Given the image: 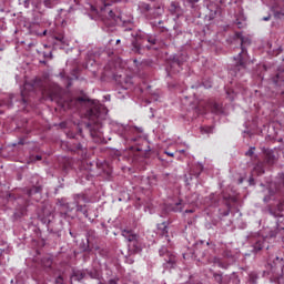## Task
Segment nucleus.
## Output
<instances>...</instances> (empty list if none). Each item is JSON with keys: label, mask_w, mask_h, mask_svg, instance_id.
Segmentation results:
<instances>
[{"label": "nucleus", "mask_w": 284, "mask_h": 284, "mask_svg": "<svg viewBox=\"0 0 284 284\" xmlns=\"http://www.w3.org/2000/svg\"><path fill=\"white\" fill-rule=\"evenodd\" d=\"M122 236L128 241V247L130 254H141L143 252V241L141 237L130 230H123Z\"/></svg>", "instance_id": "1"}, {"label": "nucleus", "mask_w": 284, "mask_h": 284, "mask_svg": "<svg viewBox=\"0 0 284 284\" xmlns=\"http://www.w3.org/2000/svg\"><path fill=\"white\" fill-rule=\"evenodd\" d=\"M89 123L85 124L87 130L91 132V136L97 134V130L101 128V106H92L88 111Z\"/></svg>", "instance_id": "2"}, {"label": "nucleus", "mask_w": 284, "mask_h": 284, "mask_svg": "<svg viewBox=\"0 0 284 284\" xmlns=\"http://www.w3.org/2000/svg\"><path fill=\"white\" fill-rule=\"evenodd\" d=\"M18 103L20 110H26L28 105V100H26V94L23 92L20 95L9 94L0 99V108H6L7 110L12 109L13 103Z\"/></svg>", "instance_id": "3"}, {"label": "nucleus", "mask_w": 284, "mask_h": 284, "mask_svg": "<svg viewBox=\"0 0 284 284\" xmlns=\"http://www.w3.org/2000/svg\"><path fill=\"white\" fill-rule=\"evenodd\" d=\"M235 61V70H245L247 68V63H250V54L247 53V49L245 47L241 48V52L237 54V57H234Z\"/></svg>", "instance_id": "4"}, {"label": "nucleus", "mask_w": 284, "mask_h": 284, "mask_svg": "<svg viewBox=\"0 0 284 284\" xmlns=\"http://www.w3.org/2000/svg\"><path fill=\"white\" fill-rule=\"evenodd\" d=\"M160 256L164 257V267H174L176 265V256L172 252L168 251V247L162 246L159 250Z\"/></svg>", "instance_id": "5"}, {"label": "nucleus", "mask_w": 284, "mask_h": 284, "mask_svg": "<svg viewBox=\"0 0 284 284\" xmlns=\"http://www.w3.org/2000/svg\"><path fill=\"white\" fill-rule=\"evenodd\" d=\"M55 205L60 207V216L62 219H65L70 212H74V207L70 205V202H68L67 197L58 199Z\"/></svg>", "instance_id": "6"}, {"label": "nucleus", "mask_w": 284, "mask_h": 284, "mask_svg": "<svg viewBox=\"0 0 284 284\" xmlns=\"http://www.w3.org/2000/svg\"><path fill=\"white\" fill-rule=\"evenodd\" d=\"M102 22L105 28H114L121 23V17L114 14V11H109L108 17L102 19Z\"/></svg>", "instance_id": "7"}, {"label": "nucleus", "mask_w": 284, "mask_h": 284, "mask_svg": "<svg viewBox=\"0 0 284 284\" xmlns=\"http://www.w3.org/2000/svg\"><path fill=\"white\" fill-rule=\"evenodd\" d=\"M270 280L273 283H276V281H281V277L283 276V266H270V272H267Z\"/></svg>", "instance_id": "8"}, {"label": "nucleus", "mask_w": 284, "mask_h": 284, "mask_svg": "<svg viewBox=\"0 0 284 284\" xmlns=\"http://www.w3.org/2000/svg\"><path fill=\"white\" fill-rule=\"evenodd\" d=\"M85 103H90V98H88V95H82V97L72 99L69 103V108L79 110V108H81V105H85Z\"/></svg>", "instance_id": "9"}, {"label": "nucleus", "mask_w": 284, "mask_h": 284, "mask_svg": "<svg viewBox=\"0 0 284 284\" xmlns=\"http://www.w3.org/2000/svg\"><path fill=\"white\" fill-rule=\"evenodd\" d=\"M138 10L146 19H152V17L150 16V14H152V6L150 3L140 1L138 3Z\"/></svg>", "instance_id": "10"}, {"label": "nucleus", "mask_w": 284, "mask_h": 284, "mask_svg": "<svg viewBox=\"0 0 284 284\" xmlns=\"http://www.w3.org/2000/svg\"><path fill=\"white\" fill-rule=\"evenodd\" d=\"M185 59H183V55H175L170 64L172 72H181V67Z\"/></svg>", "instance_id": "11"}, {"label": "nucleus", "mask_w": 284, "mask_h": 284, "mask_svg": "<svg viewBox=\"0 0 284 284\" xmlns=\"http://www.w3.org/2000/svg\"><path fill=\"white\" fill-rule=\"evenodd\" d=\"M207 10L209 13L206 14V19H209V21H214V19H216V14L221 12V8L216 4H209Z\"/></svg>", "instance_id": "12"}, {"label": "nucleus", "mask_w": 284, "mask_h": 284, "mask_svg": "<svg viewBox=\"0 0 284 284\" xmlns=\"http://www.w3.org/2000/svg\"><path fill=\"white\" fill-rule=\"evenodd\" d=\"M264 155H265V163H267V165H274V163H276V155H274V150L272 149L264 150Z\"/></svg>", "instance_id": "13"}, {"label": "nucleus", "mask_w": 284, "mask_h": 284, "mask_svg": "<svg viewBox=\"0 0 284 284\" xmlns=\"http://www.w3.org/2000/svg\"><path fill=\"white\" fill-rule=\"evenodd\" d=\"M74 205H81V203H88V196L84 193H77L72 195Z\"/></svg>", "instance_id": "14"}, {"label": "nucleus", "mask_w": 284, "mask_h": 284, "mask_svg": "<svg viewBox=\"0 0 284 284\" xmlns=\"http://www.w3.org/2000/svg\"><path fill=\"white\" fill-rule=\"evenodd\" d=\"M43 192V186L41 184H37L27 191L28 196H34V194H41Z\"/></svg>", "instance_id": "15"}, {"label": "nucleus", "mask_w": 284, "mask_h": 284, "mask_svg": "<svg viewBox=\"0 0 284 284\" xmlns=\"http://www.w3.org/2000/svg\"><path fill=\"white\" fill-rule=\"evenodd\" d=\"M83 278H85V273L83 271H73V273L71 275V283L73 281L81 282V281H83Z\"/></svg>", "instance_id": "16"}, {"label": "nucleus", "mask_w": 284, "mask_h": 284, "mask_svg": "<svg viewBox=\"0 0 284 284\" xmlns=\"http://www.w3.org/2000/svg\"><path fill=\"white\" fill-rule=\"evenodd\" d=\"M263 247H265V240L264 239H260L257 240L254 244H253V250L252 252H254L255 254L257 252H261V250H263Z\"/></svg>", "instance_id": "17"}, {"label": "nucleus", "mask_w": 284, "mask_h": 284, "mask_svg": "<svg viewBox=\"0 0 284 284\" xmlns=\"http://www.w3.org/2000/svg\"><path fill=\"white\" fill-rule=\"evenodd\" d=\"M185 8H191L192 10H199V7L196 6V2L200 0H182Z\"/></svg>", "instance_id": "18"}, {"label": "nucleus", "mask_w": 284, "mask_h": 284, "mask_svg": "<svg viewBox=\"0 0 284 284\" xmlns=\"http://www.w3.org/2000/svg\"><path fill=\"white\" fill-rule=\"evenodd\" d=\"M158 232H159L160 236L168 237V224L165 222L162 224H159Z\"/></svg>", "instance_id": "19"}, {"label": "nucleus", "mask_w": 284, "mask_h": 284, "mask_svg": "<svg viewBox=\"0 0 284 284\" xmlns=\"http://www.w3.org/2000/svg\"><path fill=\"white\" fill-rule=\"evenodd\" d=\"M171 212H183V202L179 201L173 206H171Z\"/></svg>", "instance_id": "20"}, {"label": "nucleus", "mask_w": 284, "mask_h": 284, "mask_svg": "<svg viewBox=\"0 0 284 284\" xmlns=\"http://www.w3.org/2000/svg\"><path fill=\"white\" fill-rule=\"evenodd\" d=\"M132 51L136 54H141V44L139 43V41L132 42Z\"/></svg>", "instance_id": "21"}, {"label": "nucleus", "mask_w": 284, "mask_h": 284, "mask_svg": "<svg viewBox=\"0 0 284 284\" xmlns=\"http://www.w3.org/2000/svg\"><path fill=\"white\" fill-rule=\"evenodd\" d=\"M273 13H274L275 19H283V17H284V11L278 10L276 8H273Z\"/></svg>", "instance_id": "22"}, {"label": "nucleus", "mask_w": 284, "mask_h": 284, "mask_svg": "<svg viewBox=\"0 0 284 284\" xmlns=\"http://www.w3.org/2000/svg\"><path fill=\"white\" fill-rule=\"evenodd\" d=\"M77 212H81L85 217H88V211L85 210V205L78 204L75 205Z\"/></svg>", "instance_id": "23"}, {"label": "nucleus", "mask_w": 284, "mask_h": 284, "mask_svg": "<svg viewBox=\"0 0 284 284\" xmlns=\"http://www.w3.org/2000/svg\"><path fill=\"white\" fill-rule=\"evenodd\" d=\"M43 6L45 8H54V6H57V0H43Z\"/></svg>", "instance_id": "24"}, {"label": "nucleus", "mask_w": 284, "mask_h": 284, "mask_svg": "<svg viewBox=\"0 0 284 284\" xmlns=\"http://www.w3.org/2000/svg\"><path fill=\"white\" fill-rule=\"evenodd\" d=\"M222 256H224V258H234V253L232 252V250L226 248L222 253Z\"/></svg>", "instance_id": "25"}, {"label": "nucleus", "mask_w": 284, "mask_h": 284, "mask_svg": "<svg viewBox=\"0 0 284 284\" xmlns=\"http://www.w3.org/2000/svg\"><path fill=\"white\" fill-rule=\"evenodd\" d=\"M49 99L50 101H57L59 99V91H50Z\"/></svg>", "instance_id": "26"}, {"label": "nucleus", "mask_w": 284, "mask_h": 284, "mask_svg": "<svg viewBox=\"0 0 284 284\" xmlns=\"http://www.w3.org/2000/svg\"><path fill=\"white\" fill-rule=\"evenodd\" d=\"M281 230L284 232V229L282 227V229H276V231H271L270 233H268V236H270V239H276V236H277V234H278V232H281Z\"/></svg>", "instance_id": "27"}, {"label": "nucleus", "mask_w": 284, "mask_h": 284, "mask_svg": "<svg viewBox=\"0 0 284 284\" xmlns=\"http://www.w3.org/2000/svg\"><path fill=\"white\" fill-rule=\"evenodd\" d=\"M256 172H258V174H265V169H263V163H257L255 166Z\"/></svg>", "instance_id": "28"}, {"label": "nucleus", "mask_w": 284, "mask_h": 284, "mask_svg": "<svg viewBox=\"0 0 284 284\" xmlns=\"http://www.w3.org/2000/svg\"><path fill=\"white\" fill-rule=\"evenodd\" d=\"M44 264V267H50L52 265V260L50 257L42 258V264Z\"/></svg>", "instance_id": "29"}, {"label": "nucleus", "mask_w": 284, "mask_h": 284, "mask_svg": "<svg viewBox=\"0 0 284 284\" xmlns=\"http://www.w3.org/2000/svg\"><path fill=\"white\" fill-rule=\"evenodd\" d=\"M171 9H172L174 12H179V10H181V7H180L179 3H176V2H171Z\"/></svg>", "instance_id": "30"}, {"label": "nucleus", "mask_w": 284, "mask_h": 284, "mask_svg": "<svg viewBox=\"0 0 284 284\" xmlns=\"http://www.w3.org/2000/svg\"><path fill=\"white\" fill-rule=\"evenodd\" d=\"M19 6H23L24 8H30V0H19Z\"/></svg>", "instance_id": "31"}, {"label": "nucleus", "mask_w": 284, "mask_h": 284, "mask_svg": "<svg viewBox=\"0 0 284 284\" xmlns=\"http://www.w3.org/2000/svg\"><path fill=\"white\" fill-rule=\"evenodd\" d=\"M254 150H256V148L251 146V148L245 152V156H254Z\"/></svg>", "instance_id": "32"}, {"label": "nucleus", "mask_w": 284, "mask_h": 284, "mask_svg": "<svg viewBox=\"0 0 284 284\" xmlns=\"http://www.w3.org/2000/svg\"><path fill=\"white\" fill-rule=\"evenodd\" d=\"M55 39H57V41H60V43L65 45V38L64 37L60 36V37H57Z\"/></svg>", "instance_id": "33"}, {"label": "nucleus", "mask_w": 284, "mask_h": 284, "mask_svg": "<svg viewBox=\"0 0 284 284\" xmlns=\"http://www.w3.org/2000/svg\"><path fill=\"white\" fill-rule=\"evenodd\" d=\"M55 284H63V276L59 275V276L55 278Z\"/></svg>", "instance_id": "34"}, {"label": "nucleus", "mask_w": 284, "mask_h": 284, "mask_svg": "<svg viewBox=\"0 0 284 284\" xmlns=\"http://www.w3.org/2000/svg\"><path fill=\"white\" fill-rule=\"evenodd\" d=\"M214 263H217L219 267H223V263H221L219 257H214Z\"/></svg>", "instance_id": "35"}, {"label": "nucleus", "mask_w": 284, "mask_h": 284, "mask_svg": "<svg viewBox=\"0 0 284 284\" xmlns=\"http://www.w3.org/2000/svg\"><path fill=\"white\" fill-rule=\"evenodd\" d=\"M75 150H83V145H82L81 143H78V144L75 145Z\"/></svg>", "instance_id": "36"}, {"label": "nucleus", "mask_w": 284, "mask_h": 284, "mask_svg": "<svg viewBox=\"0 0 284 284\" xmlns=\"http://www.w3.org/2000/svg\"><path fill=\"white\" fill-rule=\"evenodd\" d=\"M235 24L237 26V28H243V23L241 21H236Z\"/></svg>", "instance_id": "37"}, {"label": "nucleus", "mask_w": 284, "mask_h": 284, "mask_svg": "<svg viewBox=\"0 0 284 284\" xmlns=\"http://www.w3.org/2000/svg\"><path fill=\"white\" fill-rule=\"evenodd\" d=\"M48 34V30H44L42 33H39V37H45Z\"/></svg>", "instance_id": "38"}, {"label": "nucleus", "mask_w": 284, "mask_h": 284, "mask_svg": "<svg viewBox=\"0 0 284 284\" xmlns=\"http://www.w3.org/2000/svg\"><path fill=\"white\" fill-rule=\"evenodd\" d=\"M270 19H272V17L267 16L263 18V21H270Z\"/></svg>", "instance_id": "39"}, {"label": "nucleus", "mask_w": 284, "mask_h": 284, "mask_svg": "<svg viewBox=\"0 0 284 284\" xmlns=\"http://www.w3.org/2000/svg\"><path fill=\"white\" fill-rule=\"evenodd\" d=\"M165 154H166L168 156H174V153H172V152H165Z\"/></svg>", "instance_id": "40"}, {"label": "nucleus", "mask_w": 284, "mask_h": 284, "mask_svg": "<svg viewBox=\"0 0 284 284\" xmlns=\"http://www.w3.org/2000/svg\"><path fill=\"white\" fill-rule=\"evenodd\" d=\"M250 185H254V178L250 179Z\"/></svg>", "instance_id": "41"}, {"label": "nucleus", "mask_w": 284, "mask_h": 284, "mask_svg": "<svg viewBox=\"0 0 284 284\" xmlns=\"http://www.w3.org/2000/svg\"><path fill=\"white\" fill-rule=\"evenodd\" d=\"M254 277L256 278V275L251 274V280L253 281V284H255V282H254Z\"/></svg>", "instance_id": "42"}, {"label": "nucleus", "mask_w": 284, "mask_h": 284, "mask_svg": "<svg viewBox=\"0 0 284 284\" xmlns=\"http://www.w3.org/2000/svg\"><path fill=\"white\" fill-rule=\"evenodd\" d=\"M192 212H194V211H192V210H186V211H185V214H192Z\"/></svg>", "instance_id": "43"}, {"label": "nucleus", "mask_w": 284, "mask_h": 284, "mask_svg": "<svg viewBox=\"0 0 284 284\" xmlns=\"http://www.w3.org/2000/svg\"><path fill=\"white\" fill-rule=\"evenodd\" d=\"M37 161H41V155H36Z\"/></svg>", "instance_id": "44"}, {"label": "nucleus", "mask_w": 284, "mask_h": 284, "mask_svg": "<svg viewBox=\"0 0 284 284\" xmlns=\"http://www.w3.org/2000/svg\"><path fill=\"white\" fill-rule=\"evenodd\" d=\"M223 216H230V211H226Z\"/></svg>", "instance_id": "45"}, {"label": "nucleus", "mask_w": 284, "mask_h": 284, "mask_svg": "<svg viewBox=\"0 0 284 284\" xmlns=\"http://www.w3.org/2000/svg\"><path fill=\"white\" fill-rule=\"evenodd\" d=\"M180 154H185V150H180Z\"/></svg>", "instance_id": "46"}, {"label": "nucleus", "mask_w": 284, "mask_h": 284, "mask_svg": "<svg viewBox=\"0 0 284 284\" xmlns=\"http://www.w3.org/2000/svg\"><path fill=\"white\" fill-rule=\"evenodd\" d=\"M116 43H121V40H116Z\"/></svg>", "instance_id": "47"}, {"label": "nucleus", "mask_w": 284, "mask_h": 284, "mask_svg": "<svg viewBox=\"0 0 284 284\" xmlns=\"http://www.w3.org/2000/svg\"><path fill=\"white\" fill-rule=\"evenodd\" d=\"M151 43H155V41H154V40H152V41H151Z\"/></svg>", "instance_id": "48"}, {"label": "nucleus", "mask_w": 284, "mask_h": 284, "mask_svg": "<svg viewBox=\"0 0 284 284\" xmlns=\"http://www.w3.org/2000/svg\"><path fill=\"white\" fill-rule=\"evenodd\" d=\"M125 30H132L131 28H129V29H125Z\"/></svg>", "instance_id": "49"}, {"label": "nucleus", "mask_w": 284, "mask_h": 284, "mask_svg": "<svg viewBox=\"0 0 284 284\" xmlns=\"http://www.w3.org/2000/svg\"><path fill=\"white\" fill-rule=\"evenodd\" d=\"M282 240L284 241V235L282 236Z\"/></svg>", "instance_id": "50"}]
</instances>
